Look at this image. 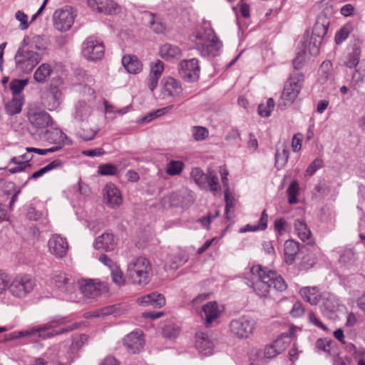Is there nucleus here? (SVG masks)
Here are the masks:
<instances>
[{
    "instance_id": "1",
    "label": "nucleus",
    "mask_w": 365,
    "mask_h": 365,
    "mask_svg": "<svg viewBox=\"0 0 365 365\" xmlns=\"http://www.w3.org/2000/svg\"><path fill=\"white\" fill-rule=\"evenodd\" d=\"M68 322L69 319L67 317L56 316L46 324L28 330L14 332L13 338L19 339L29 336H37L40 338L46 339L71 331L78 328L76 324L66 325Z\"/></svg>"
},
{
    "instance_id": "2",
    "label": "nucleus",
    "mask_w": 365,
    "mask_h": 365,
    "mask_svg": "<svg viewBox=\"0 0 365 365\" xmlns=\"http://www.w3.org/2000/svg\"><path fill=\"white\" fill-rule=\"evenodd\" d=\"M193 41L200 55L204 57L218 56L222 46V42L211 27H205L197 31Z\"/></svg>"
},
{
    "instance_id": "3",
    "label": "nucleus",
    "mask_w": 365,
    "mask_h": 365,
    "mask_svg": "<svg viewBox=\"0 0 365 365\" xmlns=\"http://www.w3.org/2000/svg\"><path fill=\"white\" fill-rule=\"evenodd\" d=\"M127 276L135 284L145 286L152 277V267L150 261L143 257L133 259L127 267Z\"/></svg>"
},
{
    "instance_id": "4",
    "label": "nucleus",
    "mask_w": 365,
    "mask_h": 365,
    "mask_svg": "<svg viewBox=\"0 0 365 365\" xmlns=\"http://www.w3.org/2000/svg\"><path fill=\"white\" fill-rule=\"evenodd\" d=\"M14 60L16 71L29 74L41 62L42 55L20 44L14 56Z\"/></svg>"
},
{
    "instance_id": "5",
    "label": "nucleus",
    "mask_w": 365,
    "mask_h": 365,
    "mask_svg": "<svg viewBox=\"0 0 365 365\" xmlns=\"http://www.w3.org/2000/svg\"><path fill=\"white\" fill-rule=\"evenodd\" d=\"M267 267L260 264L253 265L250 268V277H245V283L259 297H266L271 288L267 280Z\"/></svg>"
},
{
    "instance_id": "6",
    "label": "nucleus",
    "mask_w": 365,
    "mask_h": 365,
    "mask_svg": "<svg viewBox=\"0 0 365 365\" xmlns=\"http://www.w3.org/2000/svg\"><path fill=\"white\" fill-rule=\"evenodd\" d=\"M307 36L302 42V48H299L297 51L296 57L293 60V67L295 70L301 69L305 61L307 49L311 56H317L319 53V41L318 37L319 35L317 33V28L314 26L312 35L309 37V31H307Z\"/></svg>"
},
{
    "instance_id": "7",
    "label": "nucleus",
    "mask_w": 365,
    "mask_h": 365,
    "mask_svg": "<svg viewBox=\"0 0 365 365\" xmlns=\"http://www.w3.org/2000/svg\"><path fill=\"white\" fill-rule=\"evenodd\" d=\"M304 81V74L302 73H292L284 84V90L281 96L282 101L279 102L278 106L281 109L290 106L298 96Z\"/></svg>"
},
{
    "instance_id": "8",
    "label": "nucleus",
    "mask_w": 365,
    "mask_h": 365,
    "mask_svg": "<svg viewBox=\"0 0 365 365\" xmlns=\"http://www.w3.org/2000/svg\"><path fill=\"white\" fill-rule=\"evenodd\" d=\"M35 279L29 275H18L10 283V293L19 298H23L30 294L36 287Z\"/></svg>"
},
{
    "instance_id": "9",
    "label": "nucleus",
    "mask_w": 365,
    "mask_h": 365,
    "mask_svg": "<svg viewBox=\"0 0 365 365\" xmlns=\"http://www.w3.org/2000/svg\"><path fill=\"white\" fill-rule=\"evenodd\" d=\"M255 327V322L250 316L244 315L230 322L232 334L239 339L248 338L253 333Z\"/></svg>"
},
{
    "instance_id": "10",
    "label": "nucleus",
    "mask_w": 365,
    "mask_h": 365,
    "mask_svg": "<svg viewBox=\"0 0 365 365\" xmlns=\"http://www.w3.org/2000/svg\"><path fill=\"white\" fill-rule=\"evenodd\" d=\"M104 53L103 42L93 36H88L82 44V54L88 61H99L103 57Z\"/></svg>"
},
{
    "instance_id": "11",
    "label": "nucleus",
    "mask_w": 365,
    "mask_h": 365,
    "mask_svg": "<svg viewBox=\"0 0 365 365\" xmlns=\"http://www.w3.org/2000/svg\"><path fill=\"white\" fill-rule=\"evenodd\" d=\"M81 292L89 299H96L101 294L108 292L106 283L101 282L98 279H85L79 282Z\"/></svg>"
},
{
    "instance_id": "12",
    "label": "nucleus",
    "mask_w": 365,
    "mask_h": 365,
    "mask_svg": "<svg viewBox=\"0 0 365 365\" xmlns=\"http://www.w3.org/2000/svg\"><path fill=\"white\" fill-rule=\"evenodd\" d=\"M52 281L61 292L68 294V300H76L75 291L76 285L72 278L68 277L65 273L56 272L53 274Z\"/></svg>"
},
{
    "instance_id": "13",
    "label": "nucleus",
    "mask_w": 365,
    "mask_h": 365,
    "mask_svg": "<svg viewBox=\"0 0 365 365\" xmlns=\"http://www.w3.org/2000/svg\"><path fill=\"white\" fill-rule=\"evenodd\" d=\"M75 16L71 7L56 10L53 15L54 27L61 31H68L74 22Z\"/></svg>"
},
{
    "instance_id": "14",
    "label": "nucleus",
    "mask_w": 365,
    "mask_h": 365,
    "mask_svg": "<svg viewBox=\"0 0 365 365\" xmlns=\"http://www.w3.org/2000/svg\"><path fill=\"white\" fill-rule=\"evenodd\" d=\"M45 357L36 358L32 365H70L73 360L66 348L55 354L47 352Z\"/></svg>"
},
{
    "instance_id": "15",
    "label": "nucleus",
    "mask_w": 365,
    "mask_h": 365,
    "mask_svg": "<svg viewBox=\"0 0 365 365\" xmlns=\"http://www.w3.org/2000/svg\"><path fill=\"white\" fill-rule=\"evenodd\" d=\"M200 66L197 58L184 60L179 65V73L187 82H195L200 77Z\"/></svg>"
},
{
    "instance_id": "16",
    "label": "nucleus",
    "mask_w": 365,
    "mask_h": 365,
    "mask_svg": "<svg viewBox=\"0 0 365 365\" xmlns=\"http://www.w3.org/2000/svg\"><path fill=\"white\" fill-rule=\"evenodd\" d=\"M42 138L48 143L54 144L50 148H56V151L61 150L65 144H71L67 135L58 128L46 130Z\"/></svg>"
},
{
    "instance_id": "17",
    "label": "nucleus",
    "mask_w": 365,
    "mask_h": 365,
    "mask_svg": "<svg viewBox=\"0 0 365 365\" xmlns=\"http://www.w3.org/2000/svg\"><path fill=\"white\" fill-rule=\"evenodd\" d=\"M20 44L29 49L35 50V51L40 53L47 49L49 45V39L43 34L25 36Z\"/></svg>"
},
{
    "instance_id": "18",
    "label": "nucleus",
    "mask_w": 365,
    "mask_h": 365,
    "mask_svg": "<svg viewBox=\"0 0 365 365\" xmlns=\"http://www.w3.org/2000/svg\"><path fill=\"white\" fill-rule=\"evenodd\" d=\"M87 4L90 8L98 13L115 15L120 11V6L113 0H88Z\"/></svg>"
},
{
    "instance_id": "19",
    "label": "nucleus",
    "mask_w": 365,
    "mask_h": 365,
    "mask_svg": "<svg viewBox=\"0 0 365 365\" xmlns=\"http://www.w3.org/2000/svg\"><path fill=\"white\" fill-rule=\"evenodd\" d=\"M29 122L36 128H43L52 125L50 115L45 110L31 109L28 112Z\"/></svg>"
},
{
    "instance_id": "20",
    "label": "nucleus",
    "mask_w": 365,
    "mask_h": 365,
    "mask_svg": "<svg viewBox=\"0 0 365 365\" xmlns=\"http://www.w3.org/2000/svg\"><path fill=\"white\" fill-rule=\"evenodd\" d=\"M48 246L51 253L59 258L63 257L68 249L66 239L59 235H53L48 240Z\"/></svg>"
},
{
    "instance_id": "21",
    "label": "nucleus",
    "mask_w": 365,
    "mask_h": 365,
    "mask_svg": "<svg viewBox=\"0 0 365 365\" xmlns=\"http://www.w3.org/2000/svg\"><path fill=\"white\" fill-rule=\"evenodd\" d=\"M144 344V339L138 332H131L123 339V345L130 354L140 351Z\"/></svg>"
},
{
    "instance_id": "22",
    "label": "nucleus",
    "mask_w": 365,
    "mask_h": 365,
    "mask_svg": "<svg viewBox=\"0 0 365 365\" xmlns=\"http://www.w3.org/2000/svg\"><path fill=\"white\" fill-rule=\"evenodd\" d=\"M104 198L106 203L111 208L118 207L123 202L119 190L113 183L106 185L104 189Z\"/></svg>"
},
{
    "instance_id": "23",
    "label": "nucleus",
    "mask_w": 365,
    "mask_h": 365,
    "mask_svg": "<svg viewBox=\"0 0 365 365\" xmlns=\"http://www.w3.org/2000/svg\"><path fill=\"white\" fill-rule=\"evenodd\" d=\"M300 250V244L293 240H286L284 245V260L287 264H292Z\"/></svg>"
},
{
    "instance_id": "24",
    "label": "nucleus",
    "mask_w": 365,
    "mask_h": 365,
    "mask_svg": "<svg viewBox=\"0 0 365 365\" xmlns=\"http://www.w3.org/2000/svg\"><path fill=\"white\" fill-rule=\"evenodd\" d=\"M213 342L209 339L207 334L198 332L195 335L196 349L204 355L212 354L213 349Z\"/></svg>"
},
{
    "instance_id": "25",
    "label": "nucleus",
    "mask_w": 365,
    "mask_h": 365,
    "mask_svg": "<svg viewBox=\"0 0 365 365\" xmlns=\"http://www.w3.org/2000/svg\"><path fill=\"white\" fill-rule=\"evenodd\" d=\"M143 19L150 28L156 34H162L165 30V25L160 15L150 11L144 13Z\"/></svg>"
},
{
    "instance_id": "26",
    "label": "nucleus",
    "mask_w": 365,
    "mask_h": 365,
    "mask_svg": "<svg viewBox=\"0 0 365 365\" xmlns=\"http://www.w3.org/2000/svg\"><path fill=\"white\" fill-rule=\"evenodd\" d=\"M96 250L102 249L106 252L112 251L115 246L114 235L110 232H104L97 237L93 244Z\"/></svg>"
},
{
    "instance_id": "27",
    "label": "nucleus",
    "mask_w": 365,
    "mask_h": 365,
    "mask_svg": "<svg viewBox=\"0 0 365 365\" xmlns=\"http://www.w3.org/2000/svg\"><path fill=\"white\" fill-rule=\"evenodd\" d=\"M297 329H299L298 327L294 326H291L287 332L282 333L276 340H274L272 344L277 349V351L281 353L288 345L291 343L292 339L294 336V333Z\"/></svg>"
},
{
    "instance_id": "28",
    "label": "nucleus",
    "mask_w": 365,
    "mask_h": 365,
    "mask_svg": "<svg viewBox=\"0 0 365 365\" xmlns=\"http://www.w3.org/2000/svg\"><path fill=\"white\" fill-rule=\"evenodd\" d=\"M160 56L165 61L178 59L182 56L181 49L176 45L166 43L160 47Z\"/></svg>"
},
{
    "instance_id": "29",
    "label": "nucleus",
    "mask_w": 365,
    "mask_h": 365,
    "mask_svg": "<svg viewBox=\"0 0 365 365\" xmlns=\"http://www.w3.org/2000/svg\"><path fill=\"white\" fill-rule=\"evenodd\" d=\"M162 84L164 95L166 96H178L182 91L180 83L173 77L164 78Z\"/></svg>"
},
{
    "instance_id": "30",
    "label": "nucleus",
    "mask_w": 365,
    "mask_h": 365,
    "mask_svg": "<svg viewBox=\"0 0 365 365\" xmlns=\"http://www.w3.org/2000/svg\"><path fill=\"white\" fill-rule=\"evenodd\" d=\"M289 156V150L285 143H279L276 145L275 163L277 170L282 169L287 164Z\"/></svg>"
},
{
    "instance_id": "31",
    "label": "nucleus",
    "mask_w": 365,
    "mask_h": 365,
    "mask_svg": "<svg viewBox=\"0 0 365 365\" xmlns=\"http://www.w3.org/2000/svg\"><path fill=\"white\" fill-rule=\"evenodd\" d=\"M202 312L205 316V324L209 327L220 314L218 304L215 302H208L202 306Z\"/></svg>"
},
{
    "instance_id": "32",
    "label": "nucleus",
    "mask_w": 365,
    "mask_h": 365,
    "mask_svg": "<svg viewBox=\"0 0 365 365\" xmlns=\"http://www.w3.org/2000/svg\"><path fill=\"white\" fill-rule=\"evenodd\" d=\"M138 302L142 306L151 305L153 307H161L165 304L163 294L153 292L138 299Z\"/></svg>"
},
{
    "instance_id": "33",
    "label": "nucleus",
    "mask_w": 365,
    "mask_h": 365,
    "mask_svg": "<svg viewBox=\"0 0 365 365\" xmlns=\"http://www.w3.org/2000/svg\"><path fill=\"white\" fill-rule=\"evenodd\" d=\"M294 229L298 237L302 242L309 245H314V240L312 239L311 231L308 229L306 223L303 220L300 219L296 220L294 222Z\"/></svg>"
},
{
    "instance_id": "34",
    "label": "nucleus",
    "mask_w": 365,
    "mask_h": 365,
    "mask_svg": "<svg viewBox=\"0 0 365 365\" xmlns=\"http://www.w3.org/2000/svg\"><path fill=\"white\" fill-rule=\"evenodd\" d=\"M122 63L125 70L130 73H138L142 71L143 64L137 56L125 55L122 58Z\"/></svg>"
},
{
    "instance_id": "35",
    "label": "nucleus",
    "mask_w": 365,
    "mask_h": 365,
    "mask_svg": "<svg viewBox=\"0 0 365 365\" xmlns=\"http://www.w3.org/2000/svg\"><path fill=\"white\" fill-rule=\"evenodd\" d=\"M190 192L187 190H180L172 193L168 197L163 198V201L165 204L168 203L170 207H179L186 205L184 198L190 196Z\"/></svg>"
},
{
    "instance_id": "36",
    "label": "nucleus",
    "mask_w": 365,
    "mask_h": 365,
    "mask_svg": "<svg viewBox=\"0 0 365 365\" xmlns=\"http://www.w3.org/2000/svg\"><path fill=\"white\" fill-rule=\"evenodd\" d=\"M61 92L57 87H51L46 97V106L53 111L58 109L61 104Z\"/></svg>"
},
{
    "instance_id": "37",
    "label": "nucleus",
    "mask_w": 365,
    "mask_h": 365,
    "mask_svg": "<svg viewBox=\"0 0 365 365\" xmlns=\"http://www.w3.org/2000/svg\"><path fill=\"white\" fill-rule=\"evenodd\" d=\"M53 73V69L49 63H41L34 73V79L36 83H45Z\"/></svg>"
},
{
    "instance_id": "38",
    "label": "nucleus",
    "mask_w": 365,
    "mask_h": 365,
    "mask_svg": "<svg viewBox=\"0 0 365 365\" xmlns=\"http://www.w3.org/2000/svg\"><path fill=\"white\" fill-rule=\"evenodd\" d=\"M267 280L271 287L279 292H283L287 289V284L283 278L274 271L267 267Z\"/></svg>"
},
{
    "instance_id": "39",
    "label": "nucleus",
    "mask_w": 365,
    "mask_h": 365,
    "mask_svg": "<svg viewBox=\"0 0 365 365\" xmlns=\"http://www.w3.org/2000/svg\"><path fill=\"white\" fill-rule=\"evenodd\" d=\"M302 297L306 302L312 305H317L319 302V293L317 287H303L299 291Z\"/></svg>"
},
{
    "instance_id": "40",
    "label": "nucleus",
    "mask_w": 365,
    "mask_h": 365,
    "mask_svg": "<svg viewBox=\"0 0 365 365\" xmlns=\"http://www.w3.org/2000/svg\"><path fill=\"white\" fill-rule=\"evenodd\" d=\"M124 309L121 304H114L103 307L102 309L95 311L93 316L96 317H105L108 315H113L114 317L121 315Z\"/></svg>"
},
{
    "instance_id": "41",
    "label": "nucleus",
    "mask_w": 365,
    "mask_h": 365,
    "mask_svg": "<svg viewBox=\"0 0 365 365\" xmlns=\"http://www.w3.org/2000/svg\"><path fill=\"white\" fill-rule=\"evenodd\" d=\"M188 259L187 254L182 250L178 251L175 254L170 255L168 261L170 263L171 269H176L183 265Z\"/></svg>"
},
{
    "instance_id": "42",
    "label": "nucleus",
    "mask_w": 365,
    "mask_h": 365,
    "mask_svg": "<svg viewBox=\"0 0 365 365\" xmlns=\"http://www.w3.org/2000/svg\"><path fill=\"white\" fill-rule=\"evenodd\" d=\"M24 98L12 97L11 100L5 103V110L8 115H14L21 111Z\"/></svg>"
},
{
    "instance_id": "43",
    "label": "nucleus",
    "mask_w": 365,
    "mask_h": 365,
    "mask_svg": "<svg viewBox=\"0 0 365 365\" xmlns=\"http://www.w3.org/2000/svg\"><path fill=\"white\" fill-rule=\"evenodd\" d=\"M268 215L266 210H264L261 214V217L257 225H247L245 227L240 230L241 232H255L257 230H264L267 227Z\"/></svg>"
},
{
    "instance_id": "44",
    "label": "nucleus",
    "mask_w": 365,
    "mask_h": 365,
    "mask_svg": "<svg viewBox=\"0 0 365 365\" xmlns=\"http://www.w3.org/2000/svg\"><path fill=\"white\" fill-rule=\"evenodd\" d=\"M28 79H14L9 85L10 90L12 92L13 97L24 98L21 95V91L25 86L28 84Z\"/></svg>"
},
{
    "instance_id": "45",
    "label": "nucleus",
    "mask_w": 365,
    "mask_h": 365,
    "mask_svg": "<svg viewBox=\"0 0 365 365\" xmlns=\"http://www.w3.org/2000/svg\"><path fill=\"white\" fill-rule=\"evenodd\" d=\"M91 113V108L85 101H79L76 106L74 117L79 120H83Z\"/></svg>"
},
{
    "instance_id": "46",
    "label": "nucleus",
    "mask_w": 365,
    "mask_h": 365,
    "mask_svg": "<svg viewBox=\"0 0 365 365\" xmlns=\"http://www.w3.org/2000/svg\"><path fill=\"white\" fill-rule=\"evenodd\" d=\"M207 175L199 168H195L191 171V178L200 187H205L207 182Z\"/></svg>"
},
{
    "instance_id": "47",
    "label": "nucleus",
    "mask_w": 365,
    "mask_h": 365,
    "mask_svg": "<svg viewBox=\"0 0 365 365\" xmlns=\"http://www.w3.org/2000/svg\"><path fill=\"white\" fill-rule=\"evenodd\" d=\"M299 192V183L297 180H293L287 190L288 202L290 205H294L298 202L297 196Z\"/></svg>"
},
{
    "instance_id": "48",
    "label": "nucleus",
    "mask_w": 365,
    "mask_h": 365,
    "mask_svg": "<svg viewBox=\"0 0 365 365\" xmlns=\"http://www.w3.org/2000/svg\"><path fill=\"white\" fill-rule=\"evenodd\" d=\"M184 163L180 160H170L166 165V173L171 176L180 175L184 168Z\"/></svg>"
},
{
    "instance_id": "49",
    "label": "nucleus",
    "mask_w": 365,
    "mask_h": 365,
    "mask_svg": "<svg viewBox=\"0 0 365 365\" xmlns=\"http://www.w3.org/2000/svg\"><path fill=\"white\" fill-rule=\"evenodd\" d=\"M361 50L358 47L352 49V51L347 56L346 60L344 61L345 65L349 68L356 67L359 63Z\"/></svg>"
},
{
    "instance_id": "50",
    "label": "nucleus",
    "mask_w": 365,
    "mask_h": 365,
    "mask_svg": "<svg viewBox=\"0 0 365 365\" xmlns=\"http://www.w3.org/2000/svg\"><path fill=\"white\" fill-rule=\"evenodd\" d=\"M192 136L196 141H202L209 135V130L207 128L200 125L191 128Z\"/></svg>"
},
{
    "instance_id": "51",
    "label": "nucleus",
    "mask_w": 365,
    "mask_h": 365,
    "mask_svg": "<svg viewBox=\"0 0 365 365\" xmlns=\"http://www.w3.org/2000/svg\"><path fill=\"white\" fill-rule=\"evenodd\" d=\"M274 101L269 98L266 104H259L258 106V113L262 117H269L274 108Z\"/></svg>"
},
{
    "instance_id": "52",
    "label": "nucleus",
    "mask_w": 365,
    "mask_h": 365,
    "mask_svg": "<svg viewBox=\"0 0 365 365\" xmlns=\"http://www.w3.org/2000/svg\"><path fill=\"white\" fill-rule=\"evenodd\" d=\"M207 185L209 186L210 190L214 195L220 190V187L218 182V178L212 171H208Z\"/></svg>"
},
{
    "instance_id": "53",
    "label": "nucleus",
    "mask_w": 365,
    "mask_h": 365,
    "mask_svg": "<svg viewBox=\"0 0 365 365\" xmlns=\"http://www.w3.org/2000/svg\"><path fill=\"white\" fill-rule=\"evenodd\" d=\"M9 165L14 164L16 165L15 167L11 168L9 169V172L11 174H14L16 173L21 172L24 170L26 168H27L25 165V164L23 163V160H21V158L20 155L15 156L11 158L9 163Z\"/></svg>"
},
{
    "instance_id": "54",
    "label": "nucleus",
    "mask_w": 365,
    "mask_h": 365,
    "mask_svg": "<svg viewBox=\"0 0 365 365\" xmlns=\"http://www.w3.org/2000/svg\"><path fill=\"white\" fill-rule=\"evenodd\" d=\"M180 333L178 326L172 324H166L163 329V335L167 339H175Z\"/></svg>"
},
{
    "instance_id": "55",
    "label": "nucleus",
    "mask_w": 365,
    "mask_h": 365,
    "mask_svg": "<svg viewBox=\"0 0 365 365\" xmlns=\"http://www.w3.org/2000/svg\"><path fill=\"white\" fill-rule=\"evenodd\" d=\"M356 259L355 252L351 249H347L344 251L339 258V262L345 265L353 264Z\"/></svg>"
},
{
    "instance_id": "56",
    "label": "nucleus",
    "mask_w": 365,
    "mask_h": 365,
    "mask_svg": "<svg viewBox=\"0 0 365 365\" xmlns=\"http://www.w3.org/2000/svg\"><path fill=\"white\" fill-rule=\"evenodd\" d=\"M98 173L103 176L115 175L118 173V168L111 164H103L98 167Z\"/></svg>"
},
{
    "instance_id": "57",
    "label": "nucleus",
    "mask_w": 365,
    "mask_h": 365,
    "mask_svg": "<svg viewBox=\"0 0 365 365\" xmlns=\"http://www.w3.org/2000/svg\"><path fill=\"white\" fill-rule=\"evenodd\" d=\"M98 131V130H93L91 128H83L80 130L76 135L78 138L83 139V140L89 141L96 137Z\"/></svg>"
},
{
    "instance_id": "58",
    "label": "nucleus",
    "mask_w": 365,
    "mask_h": 365,
    "mask_svg": "<svg viewBox=\"0 0 365 365\" xmlns=\"http://www.w3.org/2000/svg\"><path fill=\"white\" fill-rule=\"evenodd\" d=\"M287 229V223L283 217L277 218L274 223V230L277 235H284Z\"/></svg>"
},
{
    "instance_id": "59",
    "label": "nucleus",
    "mask_w": 365,
    "mask_h": 365,
    "mask_svg": "<svg viewBox=\"0 0 365 365\" xmlns=\"http://www.w3.org/2000/svg\"><path fill=\"white\" fill-rule=\"evenodd\" d=\"M225 214L226 215V218L229 219V216H228L229 212L235 206V199L232 196L230 195L229 188H227L225 190Z\"/></svg>"
},
{
    "instance_id": "60",
    "label": "nucleus",
    "mask_w": 365,
    "mask_h": 365,
    "mask_svg": "<svg viewBox=\"0 0 365 365\" xmlns=\"http://www.w3.org/2000/svg\"><path fill=\"white\" fill-rule=\"evenodd\" d=\"M88 339V337L86 334H80L79 336L74 337L71 346V349H79L83 345H84L87 342Z\"/></svg>"
},
{
    "instance_id": "61",
    "label": "nucleus",
    "mask_w": 365,
    "mask_h": 365,
    "mask_svg": "<svg viewBox=\"0 0 365 365\" xmlns=\"http://www.w3.org/2000/svg\"><path fill=\"white\" fill-rule=\"evenodd\" d=\"M15 18L20 22L19 28L21 30H26L29 28L28 16L22 11H18L15 14Z\"/></svg>"
},
{
    "instance_id": "62",
    "label": "nucleus",
    "mask_w": 365,
    "mask_h": 365,
    "mask_svg": "<svg viewBox=\"0 0 365 365\" xmlns=\"http://www.w3.org/2000/svg\"><path fill=\"white\" fill-rule=\"evenodd\" d=\"M349 35V30L348 28L344 26L341 28L336 34L334 37V41L336 45H340L344 41Z\"/></svg>"
},
{
    "instance_id": "63",
    "label": "nucleus",
    "mask_w": 365,
    "mask_h": 365,
    "mask_svg": "<svg viewBox=\"0 0 365 365\" xmlns=\"http://www.w3.org/2000/svg\"><path fill=\"white\" fill-rule=\"evenodd\" d=\"M164 70V63L158 60L154 64L151 65L150 75L160 78Z\"/></svg>"
},
{
    "instance_id": "64",
    "label": "nucleus",
    "mask_w": 365,
    "mask_h": 365,
    "mask_svg": "<svg viewBox=\"0 0 365 365\" xmlns=\"http://www.w3.org/2000/svg\"><path fill=\"white\" fill-rule=\"evenodd\" d=\"M321 68L323 70V75H321V80H327L332 74V64L330 61H324L321 63Z\"/></svg>"
}]
</instances>
